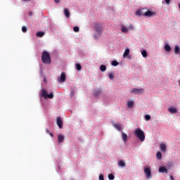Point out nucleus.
Masks as SVG:
<instances>
[{
	"mask_svg": "<svg viewBox=\"0 0 180 180\" xmlns=\"http://www.w3.org/2000/svg\"><path fill=\"white\" fill-rule=\"evenodd\" d=\"M112 65H113L114 67H117V65H119V63L116 60H112Z\"/></svg>",
	"mask_w": 180,
	"mask_h": 180,
	"instance_id": "nucleus-29",
	"label": "nucleus"
},
{
	"mask_svg": "<svg viewBox=\"0 0 180 180\" xmlns=\"http://www.w3.org/2000/svg\"><path fill=\"white\" fill-rule=\"evenodd\" d=\"M156 157L158 160H161V158H162V155L161 154V152H158L156 154Z\"/></svg>",
	"mask_w": 180,
	"mask_h": 180,
	"instance_id": "nucleus-27",
	"label": "nucleus"
},
{
	"mask_svg": "<svg viewBox=\"0 0 180 180\" xmlns=\"http://www.w3.org/2000/svg\"><path fill=\"white\" fill-rule=\"evenodd\" d=\"M30 15H32V13H30Z\"/></svg>",
	"mask_w": 180,
	"mask_h": 180,
	"instance_id": "nucleus-45",
	"label": "nucleus"
},
{
	"mask_svg": "<svg viewBox=\"0 0 180 180\" xmlns=\"http://www.w3.org/2000/svg\"><path fill=\"white\" fill-rule=\"evenodd\" d=\"M133 29H134L133 24L129 25V27H128V30H133Z\"/></svg>",
	"mask_w": 180,
	"mask_h": 180,
	"instance_id": "nucleus-36",
	"label": "nucleus"
},
{
	"mask_svg": "<svg viewBox=\"0 0 180 180\" xmlns=\"http://www.w3.org/2000/svg\"><path fill=\"white\" fill-rule=\"evenodd\" d=\"M141 54H142L143 57H147V51H146V50L142 51Z\"/></svg>",
	"mask_w": 180,
	"mask_h": 180,
	"instance_id": "nucleus-32",
	"label": "nucleus"
},
{
	"mask_svg": "<svg viewBox=\"0 0 180 180\" xmlns=\"http://www.w3.org/2000/svg\"><path fill=\"white\" fill-rule=\"evenodd\" d=\"M44 34H45L44 32H38L36 33L37 37H43Z\"/></svg>",
	"mask_w": 180,
	"mask_h": 180,
	"instance_id": "nucleus-23",
	"label": "nucleus"
},
{
	"mask_svg": "<svg viewBox=\"0 0 180 180\" xmlns=\"http://www.w3.org/2000/svg\"><path fill=\"white\" fill-rule=\"evenodd\" d=\"M155 13L150 11H147L146 12L144 13V16H146L147 18H151V16H155Z\"/></svg>",
	"mask_w": 180,
	"mask_h": 180,
	"instance_id": "nucleus-7",
	"label": "nucleus"
},
{
	"mask_svg": "<svg viewBox=\"0 0 180 180\" xmlns=\"http://www.w3.org/2000/svg\"><path fill=\"white\" fill-rule=\"evenodd\" d=\"M64 12H65V16L68 18H70V11H68V8H65L64 9Z\"/></svg>",
	"mask_w": 180,
	"mask_h": 180,
	"instance_id": "nucleus-22",
	"label": "nucleus"
},
{
	"mask_svg": "<svg viewBox=\"0 0 180 180\" xmlns=\"http://www.w3.org/2000/svg\"><path fill=\"white\" fill-rule=\"evenodd\" d=\"M22 32L23 33H26V32H27V28H26V27L23 26V27H22Z\"/></svg>",
	"mask_w": 180,
	"mask_h": 180,
	"instance_id": "nucleus-35",
	"label": "nucleus"
},
{
	"mask_svg": "<svg viewBox=\"0 0 180 180\" xmlns=\"http://www.w3.org/2000/svg\"><path fill=\"white\" fill-rule=\"evenodd\" d=\"M41 96L45 99H53V98H54V94L53 93H50L49 94H48L47 91L43 89L41 90Z\"/></svg>",
	"mask_w": 180,
	"mask_h": 180,
	"instance_id": "nucleus-3",
	"label": "nucleus"
},
{
	"mask_svg": "<svg viewBox=\"0 0 180 180\" xmlns=\"http://www.w3.org/2000/svg\"><path fill=\"white\" fill-rule=\"evenodd\" d=\"M160 150L165 153L167 151V146L164 143L160 144Z\"/></svg>",
	"mask_w": 180,
	"mask_h": 180,
	"instance_id": "nucleus-19",
	"label": "nucleus"
},
{
	"mask_svg": "<svg viewBox=\"0 0 180 180\" xmlns=\"http://www.w3.org/2000/svg\"><path fill=\"white\" fill-rule=\"evenodd\" d=\"M23 1H30V0H23Z\"/></svg>",
	"mask_w": 180,
	"mask_h": 180,
	"instance_id": "nucleus-44",
	"label": "nucleus"
},
{
	"mask_svg": "<svg viewBox=\"0 0 180 180\" xmlns=\"http://www.w3.org/2000/svg\"><path fill=\"white\" fill-rule=\"evenodd\" d=\"M114 127H115V129H117V130H122V125L119 124H115Z\"/></svg>",
	"mask_w": 180,
	"mask_h": 180,
	"instance_id": "nucleus-26",
	"label": "nucleus"
},
{
	"mask_svg": "<svg viewBox=\"0 0 180 180\" xmlns=\"http://www.w3.org/2000/svg\"><path fill=\"white\" fill-rule=\"evenodd\" d=\"M95 29L96 32H97L98 34H102V32H103V28L102 27V25L96 24Z\"/></svg>",
	"mask_w": 180,
	"mask_h": 180,
	"instance_id": "nucleus-5",
	"label": "nucleus"
},
{
	"mask_svg": "<svg viewBox=\"0 0 180 180\" xmlns=\"http://www.w3.org/2000/svg\"><path fill=\"white\" fill-rule=\"evenodd\" d=\"M30 15H32V13H30Z\"/></svg>",
	"mask_w": 180,
	"mask_h": 180,
	"instance_id": "nucleus-46",
	"label": "nucleus"
},
{
	"mask_svg": "<svg viewBox=\"0 0 180 180\" xmlns=\"http://www.w3.org/2000/svg\"><path fill=\"white\" fill-rule=\"evenodd\" d=\"M168 111L169 113H178V110L175 108H169Z\"/></svg>",
	"mask_w": 180,
	"mask_h": 180,
	"instance_id": "nucleus-13",
	"label": "nucleus"
},
{
	"mask_svg": "<svg viewBox=\"0 0 180 180\" xmlns=\"http://www.w3.org/2000/svg\"><path fill=\"white\" fill-rule=\"evenodd\" d=\"M41 61L44 64H51V58H50V53L44 51L42 52Z\"/></svg>",
	"mask_w": 180,
	"mask_h": 180,
	"instance_id": "nucleus-1",
	"label": "nucleus"
},
{
	"mask_svg": "<svg viewBox=\"0 0 180 180\" xmlns=\"http://www.w3.org/2000/svg\"><path fill=\"white\" fill-rule=\"evenodd\" d=\"M159 172L162 174H168V169L165 167H159Z\"/></svg>",
	"mask_w": 180,
	"mask_h": 180,
	"instance_id": "nucleus-9",
	"label": "nucleus"
},
{
	"mask_svg": "<svg viewBox=\"0 0 180 180\" xmlns=\"http://www.w3.org/2000/svg\"><path fill=\"white\" fill-rule=\"evenodd\" d=\"M129 53H130V49H127L124 51V52L123 57H124V58L127 57V56H129Z\"/></svg>",
	"mask_w": 180,
	"mask_h": 180,
	"instance_id": "nucleus-24",
	"label": "nucleus"
},
{
	"mask_svg": "<svg viewBox=\"0 0 180 180\" xmlns=\"http://www.w3.org/2000/svg\"><path fill=\"white\" fill-rule=\"evenodd\" d=\"M119 167H122V168H126V163L124 162V160H120L118 162Z\"/></svg>",
	"mask_w": 180,
	"mask_h": 180,
	"instance_id": "nucleus-14",
	"label": "nucleus"
},
{
	"mask_svg": "<svg viewBox=\"0 0 180 180\" xmlns=\"http://www.w3.org/2000/svg\"><path fill=\"white\" fill-rule=\"evenodd\" d=\"M135 136H137L140 141H144V140H146V135L144 134V131L140 128L136 129Z\"/></svg>",
	"mask_w": 180,
	"mask_h": 180,
	"instance_id": "nucleus-2",
	"label": "nucleus"
},
{
	"mask_svg": "<svg viewBox=\"0 0 180 180\" xmlns=\"http://www.w3.org/2000/svg\"><path fill=\"white\" fill-rule=\"evenodd\" d=\"M64 141V136L63 134H59L58 136V142L63 143Z\"/></svg>",
	"mask_w": 180,
	"mask_h": 180,
	"instance_id": "nucleus-16",
	"label": "nucleus"
},
{
	"mask_svg": "<svg viewBox=\"0 0 180 180\" xmlns=\"http://www.w3.org/2000/svg\"><path fill=\"white\" fill-rule=\"evenodd\" d=\"M74 95H75V91H72L71 92H70V96H74Z\"/></svg>",
	"mask_w": 180,
	"mask_h": 180,
	"instance_id": "nucleus-39",
	"label": "nucleus"
},
{
	"mask_svg": "<svg viewBox=\"0 0 180 180\" xmlns=\"http://www.w3.org/2000/svg\"><path fill=\"white\" fill-rule=\"evenodd\" d=\"M65 81V72H62L60 75V78L59 79V82H64Z\"/></svg>",
	"mask_w": 180,
	"mask_h": 180,
	"instance_id": "nucleus-10",
	"label": "nucleus"
},
{
	"mask_svg": "<svg viewBox=\"0 0 180 180\" xmlns=\"http://www.w3.org/2000/svg\"><path fill=\"white\" fill-rule=\"evenodd\" d=\"M54 1L56 2V4H58V2H60V0H54Z\"/></svg>",
	"mask_w": 180,
	"mask_h": 180,
	"instance_id": "nucleus-41",
	"label": "nucleus"
},
{
	"mask_svg": "<svg viewBox=\"0 0 180 180\" xmlns=\"http://www.w3.org/2000/svg\"><path fill=\"white\" fill-rule=\"evenodd\" d=\"M108 179H110V180L115 179V176L113 175V174H108Z\"/></svg>",
	"mask_w": 180,
	"mask_h": 180,
	"instance_id": "nucleus-31",
	"label": "nucleus"
},
{
	"mask_svg": "<svg viewBox=\"0 0 180 180\" xmlns=\"http://www.w3.org/2000/svg\"><path fill=\"white\" fill-rule=\"evenodd\" d=\"M76 68H77V71H81V70H82V67H81V64H79V63H77L76 65Z\"/></svg>",
	"mask_w": 180,
	"mask_h": 180,
	"instance_id": "nucleus-28",
	"label": "nucleus"
},
{
	"mask_svg": "<svg viewBox=\"0 0 180 180\" xmlns=\"http://www.w3.org/2000/svg\"><path fill=\"white\" fill-rule=\"evenodd\" d=\"M100 70L102 72H105V71H106V66L105 65H101L100 66Z\"/></svg>",
	"mask_w": 180,
	"mask_h": 180,
	"instance_id": "nucleus-25",
	"label": "nucleus"
},
{
	"mask_svg": "<svg viewBox=\"0 0 180 180\" xmlns=\"http://www.w3.org/2000/svg\"><path fill=\"white\" fill-rule=\"evenodd\" d=\"M170 179H171V180H175V179H174V176H170Z\"/></svg>",
	"mask_w": 180,
	"mask_h": 180,
	"instance_id": "nucleus-42",
	"label": "nucleus"
},
{
	"mask_svg": "<svg viewBox=\"0 0 180 180\" xmlns=\"http://www.w3.org/2000/svg\"><path fill=\"white\" fill-rule=\"evenodd\" d=\"M108 78H110V79H115V75H113L112 73H109Z\"/></svg>",
	"mask_w": 180,
	"mask_h": 180,
	"instance_id": "nucleus-30",
	"label": "nucleus"
},
{
	"mask_svg": "<svg viewBox=\"0 0 180 180\" xmlns=\"http://www.w3.org/2000/svg\"><path fill=\"white\" fill-rule=\"evenodd\" d=\"M165 51H167V53H169V51H171V46H169V44H167L165 45Z\"/></svg>",
	"mask_w": 180,
	"mask_h": 180,
	"instance_id": "nucleus-20",
	"label": "nucleus"
},
{
	"mask_svg": "<svg viewBox=\"0 0 180 180\" xmlns=\"http://www.w3.org/2000/svg\"><path fill=\"white\" fill-rule=\"evenodd\" d=\"M145 119L147 122H148V120H150L151 116H150V115H145Z\"/></svg>",
	"mask_w": 180,
	"mask_h": 180,
	"instance_id": "nucleus-34",
	"label": "nucleus"
},
{
	"mask_svg": "<svg viewBox=\"0 0 180 180\" xmlns=\"http://www.w3.org/2000/svg\"><path fill=\"white\" fill-rule=\"evenodd\" d=\"M144 9H141V10H138L136 12V15L137 16H144Z\"/></svg>",
	"mask_w": 180,
	"mask_h": 180,
	"instance_id": "nucleus-11",
	"label": "nucleus"
},
{
	"mask_svg": "<svg viewBox=\"0 0 180 180\" xmlns=\"http://www.w3.org/2000/svg\"><path fill=\"white\" fill-rule=\"evenodd\" d=\"M129 59L131 60V56H129Z\"/></svg>",
	"mask_w": 180,
	"mask_h": 180,
	"instance_id": "nucleus-43",
	"label": "nucleus"
},
{
	"mask_svg": "<svg viewBox=\"0 0 180 180\" xmlns=\"http://www.w3.org/2000/svg\"><path fill=\"white\" fill-rule=\"evenodd\" d=\"M121 30L122 33H129V28L124 25H122Z\"/></svg>",
	"mask_w": 180,
	"mask_h": 180,
	"instance_id": "nucleus-12",
	"label": "nucleus"
},
{
	"mask_svg": "<svg viewBox=\"0 0 180 180\" xmlns=\"http://www.w3.org/2000/svg\"><path fill=\"white\" fill-rule=\"evenodd\" d=\"M127 106L129 108V109H133V106H134V101H128Z\"/></svg>",
	"mask_w": 180,
	"mask_h": 180,
	"instance_id": "nucleus-17",
	"label": "nucleus"
},
{
	"mask_svg": "<svg viewBox=\"0 0 180 180\" xmlns=\"http://www.w3.org/2000/svg\"><path fill=\"white\" fill-rule=\"evenodd\" d=\"M46 131L48 134H50L51 137H53V133L50 132V131L49 129H46Z\"/></svg>",
	"mask_w": 180,
	"mask_h": 180,
	"instance_id": "nucleus-37",
	"label": "nucleus"
},
{
	"mask_svg": "<svg viewBox=\"0 0 180 180\" xmlns=\"http://www.w3.org/2000/svg\"><path fill=\"white\" fill-rule=\"evenodd\" d=\"M56 123L59 129H63V120H61V117H57Z\"/></svg>",
	"mask_w": 180,
	"mask_h": 180,
	"instance_id": "nucleus-8",
	"label": "nucleus"
},
{
	"mask_svg": "<svg viewBox=\"0 0 180 180\" xmlns=\"http://www.w3.org/2000/svg\"><path fill=\"white\" fill-rule=\"evenodd\" d=\"M101 94H102V90L101 89L94 90V96H99Z\"/></svg>",
	"mask_w": 180,
	"mask_h": 180,
	"instance_id": "nucleus-15",
	"label": "nucleus"
},
{
	"mask_svg": "<svg viewBox=\"0 0 180 180\" xmlns=\"http://www.w3.org/2000/svg\"><path fill=\"white\" fill-rule=\"evenodd\" d=\"M99 180H105V178L103 177V174L99 175Z\"/></svg>",
	"mask_w": 180,
	"mask_h": 180,
	"instance_id": "nucleus-38",
	"label": "nucleus"
},
{
	"mask_svg": "<svg viewBox=\"0 0 180 180\" xmlns=\"http://www.w3.org/2000/svg\"><path fill=\"white\" fill-rule=\"evenodd\" d=\"M143 92H144V89L134 88L131 90V94H143Z\"/></svg>",
	"mask_w": 180,
	"mask_h": 180,
	"instance_id": "nucleus-6",
	"label": "nucleus"
},
{
	"mask_svg": "<svg viewBox=\"0 0 180 180\" xmlns=\"http://www.w3.org/2000/svg\"><path fill=\"white\" fill-rule=\"evenodd\" d=\"M174 53H175V54H180L179 46L176 45V46L174 47Z\"/></svg>",
	"mask_w": 180,
	"mask_h": 180,
	"instance_id": "nucleus-21",
	"label": "nucleus"
},
{
	"mask_svg": "<svg viewBox=\"0 0 180 180\" xmlns=\"http://www.w3.org/2000/svg\"><path fill=\"white\" fill-rule=\"evenodd\" d=\"M144 172L146 175L147 179H150V178H153V176H151V169L149 167H146L144 169Z\"/></svg>",
	"mask_w": 180,
	"mask_h": 180,
	"instance_id": "nucleus-4",
	"label": "nucleus"
},
{
	"mask_svg": "<svg viewBox=\"0 0 180 180\" xmlns=\"http://www.w3.org/2000/svg\"><path fill=\"white\" fill-rule=\"evenodd\" d=\"M166 2L167 5H169V2H171V0H165Z\"/></svg>",
	"mask_w": 180,
	"mask_h": 180,
	"instance_id": "nucleus-40",
	"label": "nucleus"
},
{
	"mask_svg": "<svg viewBox=\"0 0 180 180\" xmlns=\"http://www.w3.org/2000/svg\"><path fill=\"white\" fill-rule=\"evenodd\" d=\"M122 137L123 141H124V143H126V141H127V134L124 132H122Z\"/></svg>",
	"mask_w": 180,
	"mask_h": 180,
	"instance_id": "nucleus-18",
	"label": "nucleus"
},
{
	"mask_svg": "<svg viewBox=\"0 0 180 180\" xmlns=\"http://www.w3.org/2000/svg\"><path fill=\"white\" fill-rule=\"evenodd\" d=\"M73 30H74V32H75V33H78V32H79V27H78L77 26L74 27Z\"/></svg>",
	"mask_w": 180,
	"mask_h": 180,
	"instance_id": "nucleus-33",
	"label": "nucleus"
}]
</instances>
